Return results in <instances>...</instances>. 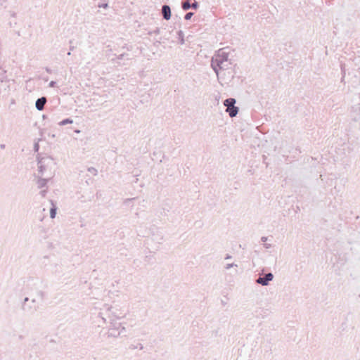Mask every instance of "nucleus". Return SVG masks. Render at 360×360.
Returning <instances> with one entry per match:
<instances>
[{
	"instance_id": "nucleus-10",
	"label": "nucleus",
	"mask_w": 360,
	"mask_h": 360,
	"mask_svg": "<svg viewBox=\"0 0 360 360\" xmlns=\"http://www.w3.org/2000/svg\"><path fill=\"white\" fill-rule=\"evenodd\" d=\"M162 14L163 18L166 20H168L171 18V8L168 5H163L162 7Z\"/></svg>"
},
{
	"instance_id": "nucleus-16",
	"label": "nucleus",
	"mask_w": 360,
	"mask_h": 360,
	"mask_svg": "<svg viewBox=\"0 0 360 360\" xmlns=\"http://www.w3.org/2000/svg\"><path fill=\"white\" fill-rule=\"evenodd\" d=\"M181 7L184 11H187L191 8V4L188 1H183Z\"/></svg>"
},
{
	"instance_id": "nucleus-6",
	"label": "nucleus",
	"mask_w": 360,
	"mask_h": 360,
	"mask_svg": "<svg viewBox=\"0 0 360 360\" xmlns=\"http://www.w3.org/2000/svg\"><path fill=\"white\" fill-rule=\"evenodd\" d=\"M225 60L223 61V65H221V68L220 69V73L221 72H227V74L229 75V77L233 78L234 74H236L235 70H232L231 68V63L229 60V53L226 52V55L224 57Z\"/></svg>"
},
{
	"instance_id": "nucleus-39",
	"label": "nucleus",
	"mask_w": 360,
	"mask_h": 360,
	"mask_svg": "<svg viewBox=\"0 0 360 360\" xmlns=\"http://www.w3.org/2000/svg\"><path fill=\"white\" fill-rule=\"evenodd\" d=\"M345 260H344V261L342 262V264H345Z\"/></svg>"
},
{
	"instance_id": "nucleus-1",
	"label": "nucleus",
	"mask_w": 360,
	"mask_h": 360,
	"mask_svg": "<svg viewBox=\"0 0 360 360\" xmlns=\"http://www.w3.org/2000/svg\"><path fill=\"white\" fill-rule=\"evenodd\" d=\"M113 309L114 307L108 304H104L98 313V316L101 318L104 323H107L105 316H107L109 320L108 336L117 338L125 330V328L118 321L124 317V314L117 312L116 310H112Z\"/></svg>"
},
{
	"instance_id": "nucleus-29",
	"label": "nucleus",
	"mask_w": 360,
	"mask_h": 360,
	"mask_svg": "<svg viewBox=\"0 0 360 360\" xmlns=\"http://www.w3.org/2000/svg\"><path fill=\"white\" fill-rule=\"evenodd\" d=\"M231 257H231V255H229V254H226V256H225V257H224V259H231Z\"/></svg>"
},
{
	"instance_id": "nucleus-21",
	"label": "nucleus",
	"mask_w": 360,
	"mask_h": 360,
	"mask_svg": "<svg viewBox=\"0 0 360 360\" xmlns=\"http://www.w3.org/2000/svg\"><path fill=\"white\" fill-rule=\"evenodd\" d=\"M233 266H237V264H234V263H231V264H227L226 266H225V269H230L231 268L233 267Z\"/></svg>"
},
{
	"instance_id": "nucleus-32",
	"label": "nucleus",
	"mask_w": 360,
	"mask_h": 360,
	"mask_svg": "<svg viewBox=\"0 0 360 360\" xmlns=\"http://www.w3.org/2000/svg\"><path fill=\"white\" fill-rule=\"evenodd\" d=\"M46 71L48 73H51V69H49V68H46Z\"/></svg>"
},
{
	"instance_id": "nucleus-30",
	"label": "nucleus",
	"mask_w": 360,
	"mask_h": 360,
	"mask_svg": "<svg viewBox=\"0 0 360 360\" xmlns=\"http://www.w3.org/2000/svg\"><path fill=\"white\" fill-rule=\"evenodd\" d=\"M266 240H267V237H266V236H262L261 238V240L262 242H265V241H266Z\"/></svg>"
},
{
	"instance_id": "nucleus-37",
	"label": "nucleus",
	"mask_w": 360,
	"mask_h": 360,
	"mask_svg": "<svg viewBox=\"0 0 360 360\" xmlns=\"http://www.w3.org/2000/svg\"><path fill=\"white\" fill-rule=\"evenodd\" d=\"M68 56H70V55H71V51H69V52L68 53Z\"/></svg>"
},
{
	"instance_id": "nucleus-40",
	"label": "nucleus",
	"mask_w": 360,
	"mask_h": 360,
	"mask_svg": "<svg viewBox=\"0 0 360 360\" xmlns=\"http://www.w3.org/2000/svg\"><path fill=\"white\" fill-rule=\"evenodd\" d=\"M359 297H360V294H359Z\"/></svg>"
},
{
	"instance_id": "nucleus-8",
	"label": "nucleus",
	"mask_w": 360,
	"mask_h": 360,
	"mask_svg": "<svg viewBox=\"0 0 360 360\" xmlns=\"http://www.w3.org/2000/svg\"><path fill=\"white\" fill-rule=\"evenodd\" d=\"M274 278V275L272 273L269 272L266 274L264 276H259L256 279L255 282L257 284H259L262 286H266L269 284V282L271 281Z\"/></svg>"
},
{
	"instance_id": "nucleus-36",
	"label": "nucleus",
	"mask_w": 360,
	"mask_h": 360,
	"mask_svg": "<svg viewBox=\"0 0 360 360\" xmlns=\"http://www.w3.org/2000/svg\"><path fill=\"white\" fill-rule=\"evenodd\" d=\"M0 147H1V148L4 149V148H5V145H4V144H1V145L0 146Z\"/></svg>"
},
{
	"instance_id": "nucleus-7",
	"label": "nucleus",
	"mask_w": 360,
	"mask_h": 360,
	"mask_svg": "<svg viewBox=\"0 0 360 360\" xmlns=\"http://www.w3.org/2000/svg\"><path fill=\"white\" fill-rule=\"evenodd\" d=\"M347 178H342L339 180V182L338 184H337L335 182V184L333 187V188L331 189L330 191V194L332 195H338L340 193H341L344 188H345V184H347Z\"/></svg>"
},
{
	"instance_id": "nucleus-13",
	"label": "nucleus",
	"mask_w": 360,
	"mask_h": 360,
	"mask_svg": "<svg viewBox=\"0 0 360 360\" xmlns=\"http://www.w3.org/2000/svg\"><path fill=\"white\" fill-rule=\"evenodd\" d=\"M49 179L39 178L37 181V186L39 188L46 186L47 182Z\"/></svg>"
},
{
	"instance_id": "nucleus-31",
	"label": "nucleus",
	"mask_w": 360,
	"mask_h": 360,
	"mask_svg": "<svg viewBox=\"0 0 360 360\" xmlns=\"http://www.w3.org/2000/svg\"><path fill=\"white\" fill-rule=\"evenodd\" d=\"M11 16L13 17V18H15L16 17V13L15 12H12V13H11Z\"/></svg>"
},
{
	"instance_id": "nucleus-17",
	"label": "nucleus",
	"mask_w": 360,
	"mask_h": 360,
	"mask_svg": "<svg viewBox=\"0 0 360 360\" xmlns=\"http://www.w3.org/2000/svg\"><path fill=\"white\" fill-rule=\"evenodd\" d=\"M72 122H73L72 120L68 118V119H65V120H62L61 122H60L59 124L60 126H63V125H65L68 124H72Z\"/></svg>"
},
{
	"instance_id": "nucleus-24",
	"label": "nucleus",
	"mask_w": 360,
	"mask_h": 360,
	"mask_svg": "<svg viewBox=\"0 0 360 360\" xmlns=\"http://www.w3.org/2000/svg\"><path fill=\"white\" fill-rule=\"evenodd\" d=\"M39 143H35L34 145V151H38L39 150Z\"/></svg>"
},
{
	"instance_id": "nucleus-23",
	"label": "nucleus",
	"mask_w": 360,
	"mask_h": 360,
	"mask_svg": "<svg viewBox=\"0 0 360 360\" xmlns=\"http://www.w3.org/2000/svg\"><path fill=\"white\" fill-rule=\"evenodd\" d=\"M198 2H196V1H194V2L191 4V8H192L195 9V8H198Z\"/></svg>"
},
{
	"instance_id": "nucleus-3",
	"label": "nucleus",
	"mask_w": 360,
	"mask_h": 360,
	"mask_svg": "<svg viewBox=\"0 0 360 360\" xmlns=\"http://www.w3.org/2000/svg\"><path fill=\"white\" fill-rule=\"evenodd\" d=\"M223 103L230 117H234L238 115L239 108L236 105V100L234 98H228L224 101Z\"/></svg>"
},
{
	"instance_id": "nucleus-22",
	"label": "nucleus",
	"mask_w": 360,
	"mask_h": 360,
	"mask_svg": "<svg viewBox=\"0 0 360 360\" xmlns=\"http://www.w3.org/2000/svg\"><path fill=\"white\" fill-rule=\"evenodd\" d=\"M98 8H108V4H107V3H104V4H99L98 5Z\"/></svg>"
},
{
	"instance_id": "nucleus-20",
	"label": "nucleus",
	"mask_w": 360,
	"mask_h": 360,
	"mask_svg": "<svg viewBox=\"0 0 360 360\" xmlns=\"http://www.w3.org/2000/svg\"><path fill=\"white\" fill-rule=\"evenodd\" d=\"M178 34H179V38L181 39V44H184L183 32L181 30H179V32H178Z\"/></svg>"
},
{
	"instance_id": "nucleus-4",
	"label": "nucleus",
	"mask_w": 360,
	"mask_h": 360,
	"mask_svg": "<svg viewBox=\"0 0 360 360\" xmlns=\"http://www.w3.org/2000/svg\"><path fill=\"white\" fill-rule=\"evenodd\" d=\"M150 240L157 245H160L164 241V234L162 231L158 228L150 229Z\"/></svg>"
},
{
	"instance_id": "nucleus-18",
	"label": "nucleus",
	"mask_w": 360,
	"mask_h": 360,
	"mask_svg": "<svg viewBox=\"0 0 360 360\" xmlns=\"http://www.w3.org/2000/svg\"><path fill=\"white\" fill-rule=\"evenodd\" d=\"M87 170L94 176H96L98 174V170L95 167H90L87 169Z\"/></svg>"
},
{
	"instance_id": "nucleus-2",
	"label": "nucleus",
	"mask_w": 360,
	"mask_h": 360,
	"mask_svg": "<svg viewBox=\"0 0 360 360\" xmlns=\"http://www.w3.org/2000/svg\"><path fill=\"white\" fill-rule=\"evenodd\" d=\"M225 51H219L218 53L215 54L214 56H212L211 58V68L217 74V77H219L220 74V69L221 68V65H223L224 60H225Z\"/></svg>"
},
{
	"instance_id": "nucleus-19",
	"label": "nucleus",
	"mask_w": 360,
	"mask_h": 360,
	"mask_svg": "<svg viewBox=\"0 0 360 360\" xmlns=\"http://www.w3.org/2000/svg\"><path fill=\"white\" fill-rule=\"evenodd\" d=\"M193 13H192V12H188V13H187L185 15V16H184V19H185V20H190V19L192 18V16H193Z\"/></svg>"
},
{
	"instance_id": "nucleus-11",
	"label": "nucleus",
	"mask_w": 360,
	"mask_h": 360,
	"mask_svg": "<svg viewBox=\"0 0 360 360\" xmlns=\"http://www.w3.org/2000/svg\"><path fill=\"white\" fill-rule=\"evenodd\" d=\"M46 101L47 99L44 96L38 98L35 103L36 108L39 111L43 110Z\"/></svg>"
},
{
	"instance_id": "nucleus-12",
	"label": "nucleus",
	"mask_w": 360,
	"mask_h": 360,
	"mask_svg": "<svg viewBox=\"0 0 360 360\" xmlns=\"http://www.w3.org/2000/svg\"><path fill=\"white\" fill-rule=\"evenodd\" d=\"M50 202L51 204V207L50 209V217L51 219H54L56 217V215L57 206L54 203L53 200H51Z\"/></svg>"
},
{
	"instance_id": "nucleus-26",
	"label": "nucleus",
	"mask_w": 360,
	"mask_h": 360,
	"mask_svg": "<svg viewBox=\"0 0 360 360\" xmlns=\"http://www.w3.org/2000/svg\"><path fill=\"white\" fill-rule=\"evenodd\" d=\"M46 192H47L46 190H42L40 191V194L42 197H45Z\"/></svg>"
},
{
	"instance_id": "nucleus-9",
	"label": "nucleus",
	"mask_w": 360,
	"mask_h": 360,
	"mask_svg": "<svg viewBox=\"0 0 360 360\" xmlns=\"http://www.w3.org/2000/svg\"><path fill=\"white\" fill-rule=\"evenodd\" d=\"M52 162V159L50 158H43L38 162L39 165V173L43 175L46 170V162Z\"/></svg>"
},
{
	"instance_id": "nucleus-28",
	"label": "nucleus",
	"mask_w": 360,
	"mask_h": 360,
	"mask_svg": "<svg viewBox=\"0 0 360 360\" xmlns=\"http://www.w3.org/2000/svg\"><path fill=\"white\" fill-rule=\"evenodd\" d=\"M38 295H39V297H41V300L44 298V294L42 291H39L38 292Z\"/></svg>"
},
{
	"instance_id": "nucleus-25",
	"label": "nucleus",
	"mask_w": 360,
	"mask_h": 360,
	"mask_svg": "<svg viewBox=\"0 0 360 360\" xmlns=\"http://www.w3.org/2000/svg\"><path fill=\"white\" fill-rule=\"evenodd\" d=\"M56 84V82L55 81H51V82L49 83V86L50 87H55Z\"/></svg>"
},
{
	"instance_id": "nucleus-27",
	"label": "nucleus",
	"mask_w": 360,
	"mask_h": 360,
	"mask_svg": "<svg viewBox=\"0 0 360 360\" xmlns=\"http://www.w3.org/2000/svg\"><path fill=\"white\" fill-rule=\"evenodd\" d=\"M333 181H334V179H329L328 181H327V184H329L330 186H332L333 184Z\"/></svg>"
},
{
	"instance_id": "nucleus-34",
	"label": "nucleus",
	"mask_w": 360,
	"mask_h": 360,
	"mask_svg": "<svg viewBox=\"0 0 360 360\" xmlns=\"http://www.w3.org/2000/svg\"><path fill=\"white\" fill-rule=\"evenodd\" d=\"M221 304L224 306L226 304V302H224V300H221Z\"/></svg>"
},
{
	"instance_id": "nucleus-33",
	"label": "nucleus",
	"mask_w": 360,
	"mask_h": 360,
	"mask_svg": "<svg viewBox=\"0 0 360 360\" xmlns=\"http://www.w3.org/2000/svg\"><path fill=\"white\" fill-rule=\"evenodd\" d=\"M264 245L266 248H269L271 247V245L269 244H265Z\"/></svg>"
},
{
	"instance_id": "nucleus-35",
	"label": "nucleus",
	"mask_w": 360,
	"mask_h": 360,
	"mask_svg": "<svg viewBox=\"0 0 360 360\" xmlns=\"http://www.w3.org/2000/svg\"><path fill=\"white\" fill-rule=\"evenodd\" d=\"M74 49H75V47H74V46H70V51H73V50H74Z\"/></svg>"
},
{
	"instance_id": "nucleus-5",
	"label": "nucleus",
	"mask_w": 360,
	"mask_h": 360,
	"mask_svg": "<svg viewBox=\"0 0 360 360\" xmlns=\"http://www.w3.org/2000/svg\"><path fill=\"white\" fill-rule=\"evenodd\" d=\"M29 301L28 297H25L24 300V303L22 306V309L25 311L27 312L28 314H34L35 313L39 308V304L37 302L35 299H32L31 300L30 304H27V302Z\"/></svg>"
},
{
	"instance_id": "nucleus-15",
	"label": "nucleus",
	"mask_w": 360,
	"mask_h": 360,
	"mask_svg": "<svg viewBox=\"0 0 360 360\" xmlns=\"http://www.w3.org/2000/svg\"><path fill=\"white\" fill-rule=\"evenodd\" d=\"M7 79L6 71L0 67V82H3Z\"/></svg>"
},
{
	"instance_id": "nucleus-14",
	"label": "nucleus",
	"mask_w": 360,
	"mask_h": 360,
	"mask_svg": "<svg viewBox=\"0 0 360 360\" xmlns=\"http://www.w3.org/2000/svg\"><path fill=\"white\" fill-rule=\"evenodd\" d=\"M125 58H127V60L129 59V58L128 57V54L122 53V54L119 55L118 56H117L115 58L112 59V61L113 63H119V60L125 59Z\"/></svg>"
},
{
	"instance_id": "nucleus-38",
	"label": "nucleus",
	"mask_w": 360,
	"mask_h": 360,
	"mask_svg": "<svg viewBox=\"0 0 360 360\" xmlns=\"http://www.w3.org/2000/svg\"><path fill=\"white\" fill-rule=\"evenodd\" d=\"M79 131H80L79 130H75L76 133H79Z\"/></svg>"
}]
</instances>
